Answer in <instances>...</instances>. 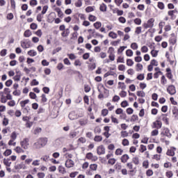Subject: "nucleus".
Listing matches in <instances>:
<instances>
[{
	"label": "nucleus",
	"mask_w": 178,
	"mask_h": 178,
	"mask_svg": "<svg viewBox=\"0 0 178 178\" xmlns=\"http://www.w3.org/2000/svg\"><path fill=\"white\" fill-rule=\"evenodd\" d=\"M15 169H16V170H19L20 169H26V165H24V163L22 162L21 163L15 165Z\"/></svg>",
	"instance_id": "obj_14"
},
{
	"label": "nucleus",
	"mask_w": 178,
	"mask_h": 178,
	"mask_svg": "<svg viewBox=\"0 0 178 178\" xmlns=\"http://www.w3.org/2000/svg\"><path fill=\"white\" fill-rule=\"evenodd\" d=\"M12 84H13V81H12V79H8L5 83V85L6 86V87H10Z\"/></svg>",
	"instance_id": "obj_38"
},
{
	"label": "nucleus",
	"mask_w": 178,
	"mask_h": 178,
	"mask_svg": "<svg viewBox=\"0 0 178 178\" xmlns=\"http://www.w3.org/2000/svg\"><path fill=\"white\" fill-rule=\"evenodd\" d=\"M88 20H90V22H96L97 17H95V15H90L88 17Z\"/></svg>",
	"instance_id": "obj_30"
},
{
	"label": "nucleus",
	"mask_w": 178,
	"mask_h": 178,
	"mask_svg": "<svg viewBox=\"0 0 178 178\" xmlns=\"http://www.w3.org/2000/svg\"><path fill=\"white\" fill-rule=\"evenodd\" d=\"M127 66H133L134 65V61L130 58H128L127 60Z\"/></svg>",
	"instance_id": "obj_34"
},
{
	"label": "nucleus",
	"mask_w": 178,
	"mask_h": 178,
	"mask_svg": "<svg viewBox=\"0 0 178 178\" xmlns=\"http://www.w3.org/2000/svg\"><path fill=\"white\" fill-rule=\"evenodd\" d=\"M94 140L96 141V143H99V142L102 141V136H95Z\"/></svg>",
	"instance_id": "obj_33"
},
{
	"label": "nucleus",
	"mask_w": 178,
	"mask_h": 178,
	"mask_svg": "<svg viewBox=\"0 0 178 178\" xmlns=\"http://www.w3.org/2000/svg\"><path fill=\"white\" fill-rule=\"evenodd\" d=\"M94 156V154H92L91 152L87 153L86 154V158L87 159H92V156Z\"/></svg>",
	"instance_id": "obj_64"
},
{
	"label": "nucleus",
	"mask_w": 178,
	"mask_h": 178,
	"mask_svg": "<svg viewBox=\"0 0 178 178\" xmlns=\"http://www.w3.org/2000/svg\"><path fill=\"white\" fill-rule=\"evenodd\" d=\"M55 15V13H51L49 15V17L47 18L48 23H53L54 20H55V17H54V15Z\"/></svg>",
	"instance_id": "obj_15"
},
{
	"label": "nucleus",
	"mask_w": 178,
	"mask_h": 178,
	"mask_svg": "<svg viewBox=\"0 0 178 178\" xmlns=\"http://www.w3.org/2000/svg\"><path fill=\"white\" fill-rule=\"evenodd\" d=\"M158 50L152 49L150 54L153 56V58H156L158 56Z\"/></svg>",
	"instance_id": "obj_26"
},
{
	"label": "nucleus",
	"mask_w": 178,
	"mask_h": 178,
	"mask_svg": "<svg viewBox=\"0 0 178 178\" xmlns=\"http://www.w3.org/2000/svg\"><path fill=\"white\" fill-rule=\"evenodd\" d=\"M58 172L63 175H65V173H66V170H65V167L60 165L58 167Z\"/></svg>",
	"instance_id": "obj_24"
},
{
	"label": "nucleus",
	"mask_w": 178,
	"mask_h": 178,
	"mask_svg": "<svg viewBox=\"0 0 178 178\" xmlns=\"http://www.w3.org/2000/svg\"><path fill=\"white\" fill-rule=\"evenodd\" d=\"M136 79L142 81V80H144V79H145V76H144V74H140L137 76Z\"/></svg>",
	"instance_id": "obj_44"
},
{
	"label": "nucleus",
	"mask_w": 178,
	"mask_h": 178,
	"mask_svg": "<svg viewBox=\"0 0 178 178\" xmlns=\"http://www.w3.org/2000/svg\"><path fill=\"white\" fill-rule=\"evenodd\" d=\"M28 55H29V56H37V51L34 50H30L28 51Z\"/></svg>",
	"instance_id": "obj_25"
},
{
	"label": "nucleus",
	"mask_w": 178,
	"mask_h": 178,
	"mask_svg": "<svg viewBox=\"0 0 178 178\" xmlns=\"http://www.w3.org/2000/svg\"><path fill=\"white\" fill-rule=\"evenodd\" d=\"M93 26L96 30H99L102 26V23L101 22H96L93 24Z\"/></svg>",
	"instance_id": "obj_17"
},
{
	"label": "nucleus",
	"mask_w": 178,
	"mask_h": 178,
	"mask_svg": "<svg viewBox=\"0 0 178 178\" xmlns=\"http://www.w3.org/2000/svg\"><path fill=\"white\" fill-rule=\"evenodd\" d=\"M47 10H48V6H43L41 14L42 15H45L47 13Z\"/></svg>",
	"instance_id": "obj_57"
},
{
	"label": "nucleus",
	"mask_w": 178,
	"mask_h": 178,
	"mask_svg": "<svg viewBox=\"0 0 178 178\" xmlns=\"http://www.w3.org/2000/svg\"><path fill=\"white\" fill-rule=\"evenodd\" d=\"M126 48H127V46L120 47V48L118 50V54H122V52H123V51H124V49H126Z\"/></svg>",
	"instance_id": "obj_40"
},
{
	"label": "nucleus",
	"mask_w": 178,
	"mask_h": 178,
	"mask_svg": "<svg viewBox=\"0 0 178 178\" xmlns=\"http://www.w3.org/2000/svg\"><path fill=\"white\" fill-rule=\"evenodd\" d=\"M32 34L31 31H30V29H27L24 31V36L29 38V37H30Z\"/></svg>",
	"instance_id": "obj_20"
},
{
	"label": "nucleus",
	"mask_w": 178,
	"mask_h": 178,
	"mask_svg": "<svg viewBox=\"0 0 178 178\" xmlns=\"http://www.w3.org/2000/svg\"><path fill=\"white\" fill-rule=\"evenodd\" d=\"M42 141L44 143V144L42 143H40L38 142H36L33 144V146L35 147V148L38 149V148H41V147H44V145H45V144H47V138H42Z\"/></svg>",
	"instance_id": "obj_3"
},
{
	"label": "nucleus",
	"mask_w": 178,
	"mask_h": 178,
	"mask_svg": "<svg viewBox=\"0 0 178 178\" xmlns=\"http://www.w3.org/2000/svg\"><path fill=\"white\" fill-rule=\"evenodd\" d=\"M106 9H107L106 4L103 3L102 5H100L99 10L101 12H106Z\"/></svg>",
	"instance_id": "obj_19"
},
{
	"label": "nucleus",
	"mask_w": 178,
	"mask_h": 178,
	"mask_svg": "<svg viewBox=\"0 0 178 178\" xmlns=\"http://www.w3.org/2000/svg\"><path fill=\"white\" fill-rule=\"evenodd\" d=\"M157 6H158L159 9H161V10H163V9H165V4L163 3V2L159 1L158 3Z\"/></svg>",
	"instance_id": "obj_29"
},
{
	"label": "nucleus",
	"mask_w": 178,
	"mask_h": 178,
	"mask_svg": "<svg viewBox=\"0 0 178 178\" xmlns=\"http://www.w3.org/2000/svg\"><path fill=\"white\" fill-rule=\"evenodd\" d=\"M97 168H98V165L97 164H91L90 165V169H91V170H97Z\"/></svg>",
	"instance_id": "obj_52"
},
{
	"label": "nucleus",
	"mask_w": 178,
	"mask_h": 178,
	"mask_svg": "<svg viewBox=\"0 0 178 178\" xmlns=\"http://www.w3.org/2000/svg\"><path fill=\"white\" fill-rule=\"evenodd\" d=\"M175 151H176V147H172V149H168L166 155L168 156H175Z\"/></svg>",
	"instance_id": "obj_12"
},
{
	"label": "nucleus",
	"mask_w": 178,
	"mask_h": 178,
	"mask_svg": "<svg viewBox=\"0 0 178 178\" xmlns=\"http://www.w3.org/2000/svg\"><path fill=\"white\" fill-rule=\"evenodd\" d=\"M131 48L134 50L138 49V44L136 42H133L131 44Z\"/></svg>",
	"instance_id": "obj_31"
},
{
	"label": "nucleus",
	"mask_w": 178,
	"mask_h": 178,
	"mask_svg": "<svg viewBox=\"0 0 178 178\" xmlns=\"http://www.w3.org/2000/svg\"><path fill=\"white\" fill-rule=\"evenodd\" d=\"M86 12L87 13H90V12H94V8L92 6H88L86 8Z\"/></svg>",
	"instance_id": "obj_45"
},
{
	"label": "nucleus",
	"mask_w": 178,
	"mask_h": 178,
	"mask_svg": "<svg viewBox=\"0 0 178 178\" xmlns=\"http://www.w3.org/2000/svg\"><path fill=\"white\" fill-rule=\"evenodd\" d=\"M166 77H168V79H169V80H172V82L173 83V81H175L172 79H173V74H172V70L170 68H167L166 69Z\"/></svg>",
	"instance_id": "obj_6"
},
{
	"label": "nucleus",
	"mask_w": 178,
	"mask_h": 178,
	"mask_svg": "<svg viewBox=\"0 0 178 178\" xmlns=\"http://www.w3.org/2000/svg\"><path fill=\"white\" fill-rule=\"evenodd\" d=\"M74 166V161H73V160L72 159H67L65 161V167L70 168H73Z\"/></svg>",
	"instance_id": "obj_8"
},
{
	"label": "nucleus",
	"mask_w": 178,
	"mask_h": 178,
	"mask_svg": "<svg viewBox=\"0 0 178 178\" xmlns=\"http://www.w3.org/2000/svg\"><path fill=\"white\" fill-rule=\"evenodd\" d=\"M110 165H115L116 163V160L115 159H110L108 161Z\"/></svg>",
	"instance_id": "obj_62"
},
{
	"label": "nucleus",
	"mask_w": 178,
	"mask_h": 178,
	"mask_svg": "<svg viewBox=\"0 0 178 178\" xmlns=\"http://www.w3.org/2000/svg\"><path fill=\"white\" fill-rule=\"evenodd\" d=\"M121 106L122 108H126V106H129V102H127V100H124L121 103Z\"/></svg>",
	"instance_id": "obj_46"
},
{
	"label": "nucleus",
	"mask_w": 178,
	"mask_h": 178,
	"mask_svg": "<svg viewBox=\"0 0 178 178\" xmlns=\"http://www.w3.org/2000/svg\"><path fill=\"white\" fill-rule=\"evenodd\" d=\"M68 118L70 120H76V119H79V116L76 115V113H74V111L70 113Z\"/></svg>",
	"instance_id": "obj_11"
},
{
	"label": "nucleus",
	"mask_w": 178,
	"mask_h": 178,
	"mask_svg": "<svg viewBox=\"0 0 178 178\" xmlns=\"http://www.w3.org/2000/svg\"><path fill=\"white\" fill-rule=\"evenodd\" d=\"M162 127V122L156 120L153 122V129H161Z\"/></svg>",
	"instance_id": "obj_9"
},
{
	"label": "nucleus",
	"mask_w": 178,
	"mask_h": 178,
	"mask_svg": "<svg viewBox=\"0 0 178 178\" xmlns=\"http://www.w3.org/2000/svg\"><path fill=\"white\" fill-rule=\"evenodd\" d=\"M126 55H127V56H133V50L127 49L126 51Z\"/></svg>",
	"instance_id": "obj_51"
},
{
	"label": "nucleus",
	"mask_w": 178,
	"mask_h": 178,
	"mask_svg": "<svg viewBox=\"0 0 178 178\" xmlns=\"http://www.w3.org/2000/svg\"><path fill=\"white\" fill-rule=\"evenodd\" d=\"M9 161H10V159H3V163L6 166H10V165L12 164V162H9Z\"/></svg>",
	"instance_id": "obj_28"
},
{
	"label": "nucleus",
	"mask_w": 178,
	"mask_h": 178,
	"mask_svg": "<svg viewBox=\"0 0 178 178\" xmlns=\"http://www.w3.org/2000/svg\"><path fill=\"white\" fill-rule=\"evenodd\" d=\"M123 154V150L122 149H117L115 150V155H122Z\"/></svg>",
	"instance_id": "obj_59"
},
{
	"label": "nucleus",
	"mask_w": 178,
	"mask_h": 178,
	"mask_svg": "<svg viewBox=\"0 0 178 178\" xmlns=\"http://www.w3.org/2000/svg\"><path fill=\"white\" fill-rule=\"evenodd\" d=\"M167 92L170 95H175V94H176V87L173 85L169 86L167 88Z\"/></svg>",
	"instance_id": "obj_2"
},
{
	"label": "nucleus",
	"mask_w": 178,
	"mask_h": 178,
	"mask_svg": "<svg viewBox=\"0 0 178 178\" xmlns=\"http://www.w3.org/2000/svg\"><path fill=\"white\" fill-rule=\"evenodd\" d=\"M69 137L70 138H74L75 137H77V132L74 131H70L69 134Z\"/></svg>",
	"instance_id": "obj_21"
},
{
	"label": "nucleus",
	"mask_w": 178,
	"mask_h": 178,
	"mask_svg": "<svg viewBox=\"0 0 178 178\" xmlns=\"http://www.w3.org/2000/svg\"><path fill=\"white\" fill-rule=\"evenodd\" d=\"M108 37H111V38H118V34H116L115 32L113 31H111L109 33H108Z\"/></svg>",
	"instance_id": "obj_22"
},
{
	"label": "nucleus",
	"mask_w": 178,
	"mask_h": 178,
	"mask_svg": "<svg viewBox=\"0 0 178 178\" xmlns=\"http://www.w3.org/2000/svg\"><path fill=\"white\" fill-rule=\"evenodd\" d=\"M13 95H15V97H19V95L22 94V92L20 91V90H17L16 89L13 92Z\"/></svg>",
	"instance_id": "obj_36"
},
{
	"label": "nucleus",
	"mask_w": 178,
	"mask_h": 178,
	"mask_svg": "<svg viewBox=\"0 0 178 178\" xmlns=\"http://www.w3.org/2000/svg\"><path fill=\"white\" fill-rule=\"evenodd\" d=\"M155 22V19L154 18H150L147 23H144L143 26L144 29H152L154 27V23Z\"/></svg>",
	"instance_id": "obj_1"
},
{
	"label": "nucleus",
	"mask_w": 178,
	"mask_h": 178,
	"mask_svg": "<svg viewBox=\"0 0 178 178\" xmlns=\"http://www.w3.org/2000/svg\"><path fill=\"white\" fill-rule=\"evenodd\" d=\"M97 154H98L99 155L105 154V147L103 145H101L100 146L97 147Z\"/></svg>",
	"instance_id": "obj_5"
},
{
	"label": "nucleus",
	"mask_w": 178,
	"mask_h": 178,
	"mask_svg": "<svg viewBox=\"0 0 178 178\" xmlns=\"http://www.w3.org/2000/svg\"><path fill=\"white\" fill-rule=\"evenodd\" d=\"M141 52L143 54H147V52H148V47L147 46H143L141 47Z\"/></svg>",
	"instance_id": "obj_47"
},
{
	"label": "nucleus",
	"mask_w": 178,
	"mask_h": 178,
	"mask_svg": "<svg viewBox=\"0 0 178 178\" xmlns=\"http://www.w3.org/2000/svg\"><path fill=\"white\" fill-rule=\"evenodd\" d=\"M21 146L24 149H27L29 148V138H24L23 141L20 142Z\"/></svg>",
	"instance_id": "obj_4"
},
{
	"label": "nucleus",
	"mask_w": 178,
	"mask_h": 178,
	"mask_svg": "<svg viewBox=\"0 0 178 178\" xmlns=\"http://www.w3.org/2000/svg\"><path fill=\"white\" fill-rule=\"evenodd\" d=\"M83 5V3L81 2V0H78L77 2L75 3V6L76 8H81Z\"/></svg>",
	"instance_id": "obj_50"
},
{
	"label": "nucleus",
	"mask_w": 178,
	"mask_h": 178,
	"mask_svg": "<svg viewBox=\"0 0 178 178\" xmlns=\"http://www.w3.org/2000/svg\"><path fill=\"white\" fill-rule=\"evenodd\" d=\"M55 10L56 12H57L58 17H60V19H62V17H63L64 16V14L62 12V10H60V8H56Z\"/></svg>",
	"instance_id": "obj_16"
},
{
	"label": "nucleus",
	"mask_w": 178,
	"mask_h": 178,
	"mask_svg": "<svg viewBox=\"0 0 178 178\" xmlns=\"http://www.w3.org/2000/svg\"><path fill=\"white\" fill-rule=\"evenodd\" d=\"M40 84V82L37 81V79H33L31 86H38Z\"/></svg>",
	"instance_id": "obj_63"
},
{
	"label": "nucleus",
	"mask_w": 178,
	"mask_h": 178,
	"mask_svg": "<svg viewBox=\"0 0 178 178\" xmlns=\"http://www.w3.org/2000/svg\"><path fill=\"white\" fill-rule=\"evenodd\" d=\"M128 136H129V133H127V131H121V137H122V138H125V137H128Z\"/></svg>",
	"instance_id": "obj_42"
},
{
	"label": "nucleus",
	"mask_w": 178,
	"mask_h": 178,
	"mask_svg": "<svg viewBox=\"0 0 178 178\" xmlns=\"http://www.w3.org/2000/svg\"><path fill=\"white\" fill-rule=\"evenodd\" d=\"M154 62H156V60L155 59L152 60L150 65L147 66L148 72H152V70L154 69V66H158V64H155L154 63Z\"/></svg>",
	"instance_id": "obj_7"
},
{
	"label": "nucleus",
	"mask_w": 178,
	"mask_h": 178,
	"mask_svg": "<svg viewBox=\"0 0 178 178\" xmlns=\"http://www.w3.org/2000/svg\"><path fill=\"white\" fill-rule=\"evenodd\" d=\"M136 120H138V115H133L131 118V122H136Z\"/></svg>",
	"instance_id": "obj_49"
},
{
	"label": "nucleus",
	"mask_w": 178,
	"mask_h": 178,
	"mask_svg": "<svg viewBox=\"0 0 178 178\" xmlns=\"http://www.w3.org/2000/svg\"><path fill=\"white\" fill-rule=\"evenodd\" d=\"M145 151H147V146H145L144 145H140V152L143 153Z\"/></svg>",
	"instance_id": "obj_54"
},
{
	"label": "nucleus",
	"mask_w": 178,
	"mask_h": 178,
	"mask_svg": "<svg viewBox=\"0 0 178 178\" xmlns=\"http://www.w3.org/2000/svg\"><path fill=\"white\" fill-rule=\"evenodd\" d=\"M30 29H31V30H37V29H38V25L35 23H32L30 25Z\"/></svg>",
	"instance_id": "obj_35"
},
{
	"label": "nucleus",
	"mask_w": 178,
	"mask_h": 178,
	"mask_svg": "<svg viewBox=\"0 0 178 178\" xmlns=\"http://www.w3.org/2000/svg\"><path fill=\"white\" fill-rule=\"evenodd\" d=\"M29 97L31 99H35L37 98V95L34 92H29Z\"/></svg>",
	"instance_id": "obj_37"
},
{
	"label": "nucleus",
	"mask_w": 178,
	"mask_h": 178,
	"mask_svg": "<svg viewBox=\"0 0 178 178\" xmlns=\"http://www.w3.org/2000/svg\"><path fill=\"white\" fill-rule=\"evenodd\" d=\"M41 131H42V129H41L40 127L36 128L33 131V134H35V135L40 134V133H41Z\"/></svg>",
	"instance_id": "obj_43"
},
{
	"label": "nucleus",
	"mask_w": 178,
	"mask_h": 178,
	"mask_svg": "<svg viewBox=\"0 0 178 178\" xmlns=\"http://www.w3.org/2000/svg\"><path fill=\"white\" fill-rule=\"evenodd\" d=\"M161 84H163V86H165V84H166V83H168V80L165 77V75H163L161 76Z\"/></svg>",
	"instance_id": "obj_41"
},
{
	"label": "nucleus",
	"mask_w": 178,
	"mask_h": 178,
	"mask_svg": "<svg viewBox=\"0 0 178 178\" xmlns=\"http://www.w3.org/2000/svg\"><path fill=\"white\" fill-rule=\"evenodd\" d=\"M164 131L165 133L161 132V136H165L166 137H168V138H170V137H172V134H170V130H169V129L165 128Z\"/></svg>",
	"instance_id": "obj_10"
},
{
	"label": "nucleus",
	"mask_w": 178,
	"mask_h": 178,
	"mask_svg": "<svg viewBox=\"0 0 178 178\" xmlns=\"http://www.w3.org/2000/svg\"><path fill=\"white\" fill-rule=\"evenodd\" d=\"M132 161L135 165H138L140 163V159L138 157H134Z\"/></svg>",
	"instance_id": "obj_39"
},
{
	"label": "nucleus",
	"mask_w": 178,
	"mask_h": 178,
	"mask_svg": "<svg viewBox=\"0 0 178 178\" xmlns=\"http://www.w3.org/2000/svg\"><path fill=\"white\" fill-rule=\"evenodd\" d=\"M79 124L81 126H86V124H87V120H79Z\"/></svg>",
	"instance_id": "obj_48"
},
{
	"label": "nucleus",
	"mask_w": 178,
	"mask_h": 178,
	"mask_svg": "<svg viewBox=\"0 0 178 178\" xmlns=\"http://www.w3.org/2000/svg\"><path fill=\"white\" fill-rule=\"evenodd\" d=\"M169 41L170 44H172V45H175L176 44L177 40L176 38H171Z\"/></svg>",
	"instance_id": "obj_58"
},
{
	"label": "nucleus",
	"mask_w": 178,
	"mask_h": 178,
	"mask_svg": "<svg viewBox=\"0 0 178 178\" xmlns=\"http://www.w3.org/2000/svg\"><path fill=\"white\" fill-rule=\"evenodd\" d=\"M136 67H137V69H136L137 72H139V70H143V64L138 63L136 65Z\"/></svg>",
	"instance_id": "obj_56"
},
{
	"label": "nucleus",
	"mask_w": 178,
	"mask_h": 178,
	"mask_svg": "<svg viewBox=\"0 0 178 178\" xmlns=\"http://www.w3.org/2000/svg\"><path fill=\"white\" fill-rule=\"evenodd\" d=\"M12 154V149H7L4 152L3 155L4 156H9V155Z\"/></svg>",
	"instance_id": "obj_23"
},
{
	"label": "nucleus",
	"mask_w": 178,
	"mask_h": 178,
	"mask_svg": "<svg viewBox=\"0 0 178 178\" xmlns=\"http://www.w3.org/2000/svg\"><path fill=\"white\" fill-rule=\"evenodd\" d=\"M136 95H138V97H141L142 98H144V97H145V92L144 91H138L136 92Z\"/></svg>",
	"instance_id": "obj_27"
},
{
	"label": "nucleus",
	"mask_w": 178,
	"mask_h": 178,
	"mask_svg": "<svg viewBox=\"0 0 178 178\" xmlns=\"http://www.w3.org/2000/svg\"><path fill=\"white\" fill-rule=\"evenodd\" d=\"M135 24H137L138 26H140V24H141V19L140 18H136L134 20Z\"/></svg>",
	"instance_id": "obj_53"
},
{
	"label": "nucleus",
	"mask_w": 178,
	"mask_h": 178,
	"mask_svg": "<svg viewBox=\"0 0 178 178\" xmlns=\"http://www.w3.org/2000/svg\"><path fill=\"white\" fill-rule=\"evenodd\" d=\"M42 91L44 94H49V88L47 86L42 88Z\"/></svg>",
	"instance_id": "obj_61"
},
{
	"label": "nucleus",
	"mask_w": 178,
	"mask_h": 178,
	"mask_svg": "<svg viewBox=\"0 0 178 178\" xmlns=\"http://www.w3.org/2000/svg\"><path fill=\"white\" fill-rule=\"evenodd\" d=\"M172 114L175 115V118L178 116V108L177 106L173 107Z\"/></svg>",
	"instance_id": "obj_32"
},
{
	"label": "nucleus",
	"mask_w": 178,
	"mask_h": 178,
	"mask_svg": "<svg viewBox=\"0 0 178 178\" xmlns=\"http://www.w3.org/2000/svg\"><path fill=\"white\" fill-rule=\"evenodd\" d=\"M129 159H130V156H129L128 154H124L121 156V162L122 163H126Z\"/></svg>",
	"instance_id": "obj_13"
},
{
	"label": "nucleus",
	"mask_w": 178,
	"mask_h": 178,
	"mask_svg": "<svg viewBox=\"0 0 178 178\" xmlns=\"http://www.w3.org/2000/svg\"><path fill=\"white\" fill-rule=\"evenodd\" d=\"M129 140L126 138L122 140V145H124V147L129 145Z\"/></svg>",
	"instance_id": "obj_55"
},
{
	"label": "nucleus",
	"mask_w": 178,
	"mask_h": 178,
	"mask_svg": "<svg viewBox=\"0 0 178 178\" xmlns=\"http://www.w3.org/2000/svg\"><path fill=\"white\" fill-rule=\"evenodd\" d=\"M108 113V111L106 108H104L102 111V116H106Z\"/></svg>",
	"instance_id": "obj_60"
},
{
	"label": "nucleus",
	"mask_w": 178,
	"mask_h": 178,
	"mask_svg": "<svg viewBox=\"0 0 178 178\" xmlns=\"http://www.w3.org/2000/svg\"><path fill=\"white\" fill-rule=\"evenodd\" d=\"M29 102H30V99H27L24 101H21L19 104H20L22 108H24V106H26V105H27V104H29Z\"/></svg>",
	"instance_id": "obj_18"
}]
</instances>
